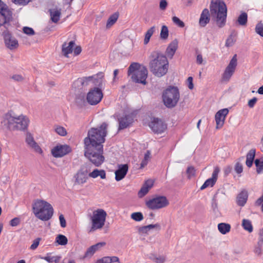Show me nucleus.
<instances>
[{"instance_id":"37998d69","label":"nucleus","mask_w":263,"mask_h":263,"mask_svg":"<svg viewBox=\"0 0 263 263\" xmlns=\"http://www.w3.org/2000/svg\"><path fill=\"white\" fill-rule=\"evenodd\" d=\"M131 218L136 221H140L143 219V216L141 212H135L131 214Z\"/></svg>"},{"instance_id":"c85d7f7f","label":"nucleus","mask_w":263,"mask_h":263,"mask_svg":"<svg viewBox=\"0 0 263 263\" xmlns=\"http://www.w3.org/2000/svg\"><path fill=\"white\" fill-rule=\"evenodd\" d=\"M75 43L73 41H70L68 44L64 43L62 46V52L65 56L68 57V54L73 51V48Z\"/></svg>"},{"instance_id":"a19ab883","label":"nucleus","mask_w":263,"mask_h":263,"mask_svg":"<svg viewBox=\"0 0 263 263\" xmlns=\"http://www.w3.org/2000/svg\"><path fill=\"white\" fill-rule=\"evenodd\" d=\"M151 159V153L149 151H147L144 154L143 160L142 161L141 163V168H143L148 163V161Z\"/></svg>"},{"instance_id":"8fccbe9b","label":"nucleus","mask_w":263,"mask_h":263,"mask_svg":"<svg viewBox=\"0 0 263 263\" xmlns=\"http://www.w3.org/2000/svg\"><path fill=\"white\" fill-rule=\"evenodd\" d=\"M105 245H106L105 242H98L94 245H92L91 247L94 250V251L96 252L97 251L101 249V248L104 247Z\"/></svg>"},{"instance_id":"4468645a","label":"nucleus","mask_w":263,"mask_h":263,"mask_svg":"<svg viewBox=\"0 0 263 263\" xmlns=\"http://www.w3.org/2000/svg\"><path fill=\"white\" fill-rule=\"evenodd\" d=\"M134 117V114L130 111H124L122 116H120L118 117L119 129H123L129 126L133 122Z\"/></svg>"},{"instance_id":"cd10ccee","label":"nucleus","mask_w":263,"mask_h":263,"mask_svg":"<svg viewBox=\"0 0 263 263\" xmlns=\"http://www.w3.org/2000/svg\"><path fill=\"white\" fill-rule=\"evenodd\" d=\"M248 198V193L246 190H242L237 197L236 202L237 204L240 206H243Z\"/></svg>"},{"instance_id":"2f4dec72","label":"nucleus","mask_w":263,"mask_h":263,"mask_svg":"<svg viewBox=\"0 0 263 263\" xmlns=\"http://www.w3.org/2000/svg\"><path fill=\"white\" fill-rule=\"evenodd\" d=\"M50 13L52 21L54 23L58 22L61 16V10L58 9H51Z\"/></svg>"},{"instance_id":"2eb2a0df","label":"nucleus","mask_w":263,"mask_h":263,"mask_svg":"<svg viewBox=\"0 0 263 263\" xmlns=\"http://www.w3.org/2000/svg\"><path fill=\"white\" fill-rule=\"evenodd\" d=\"M12 18V12L0 0V27L7 24Z\"/></svg>"},{"instance_id":"c03bdc74","label":"nucleus","mask_w":263,"mask_h":263,"mask_svg":"<svg viewBox=\"0 0 263 263\" xmlns=\"http://www.w3.org/2000/svg\"><path fill=\"white\" fill-rule=\"evenodd\" d=\"M55 132L59 135L61 136H65L67 134V131L66 129L61 126H57L55 127Z\"/></svg>"},{"instance_id":"f03ea898","label":"nucleus","mask_w":263,"mask_h":263,"mask_svg":"<svg viewBox=\"0 0 263 263\" xmlns=\"http://www.w3.org/2000/svg\"><path fill=\"white\" fill-rule=\"evenodd\" d=\"M107 124L103 123L99 128H91L88 132L87 137L84 139V146H103L107 134Z\"/></svg>"},{"instance_id":"7c9ffc66","label":"nucleus","mask_w":263,"mask_h":263,"mask_svg":"<svg viewBox=\"0 0 263 263\" xmlns=\"http://www.w3.org/2000/svg\"><path fill=\"white\" fill-rule=\"evenodd\" d=\"M255 156V150L254 149L250 150L248 153L246 161V165L248 167H250L252 166Z\"/></svg>"},{"instance_id":"c756f323","label":"nucleus","mask_w":263,"mask_h":263,"mask_svg":"<svg viewBox=\"0 0 263 263\" xmlns=\"http://www.w3.org/2000/svg\"><path fill=\"white\" fill-rule=\"evenodd\" d=\"M88 176L94 179L99 176L101 179H104L106 178V173L103 170L95 169L92 172L88 174Z\"/></svg>"},{"instance_id":"0eeeda50","label":"nucleus","mask_w":263,"mask_h":263,"mask_svg":"<svg viewBox=\"0 0 263 263\" xmlns=\"http://www.w3.org/2000/svg\"><path fill=\"white\" fill-rule=\"evenodd\" d=\"M128 75L136 83L146 84L147 77V70L145 67L137 63L132 64L128 68Z\"/></svg>"},{"instance_id":"a878e982","label":"nucleus","mask_w":263,"mask_h":263,"mask_svg":"<svg viewBox=\"0 0 263 263\" xmlns=\"http://www.w3.org/2000/svg\"><path fill=\"white\" fill-rule=\"evenodd\" d=\"M26 141L27 144L32 148H33L34 151L39 153L42 154L43 151L41 148L38 145V144L34 141L33 137L31 134H28L27 135Z\"/></svg>"},{"instance_id":"de8ad7c7","label":"nucleus","mask_w":263,"mask_h":263,"mask_svg":"<svg viewBox=\"0 0 263 263\" xmlns=\"http://www.w3.org/2000/svg\"><path fill=\"white\" fill-rule=\"evenodd\" d=\"M256 32L263 37V24L261 22L258 23L255 27Z\"/></svg>"},{"instance_id":"4c0bfd02","label":"nucleus","mask_w":263,"mask_h":263,"mask_svg":"<svg viewBox=\"0 0 263 263\" xmlns=\"http://www.w3.org/2000/svg\"><path fill=\"white\" fill-rule=\"evenodd\" d=\"M248 20V15L246 12H242L238 16L237 19L238 23L241 26L246 25Z\"/></svg>"},{"instance_id":"bb28decb","label":"nucleus","mask_w":263,"mask_h":263,"mask_svg":"<svg viewBox=\"0 0 263 263\" xmlns=\"http://www.w3.org/2000/svg\"><path fill=\"white\" fill-rule=\"evenodd\" d=\"M154 229H155L157 230H160L161 229L160 224L158 223H156L154 224H152L145 226L140 227L138 228V232L140 234H147L150 230Z\"/></svg>"},{"instance_id":"58836bf2","label":"nucleus","mask_w":263,"mask_h":263,"mask_svg":"<svg viewBox=\"0 0 263 263\" xmlns=\"http://www.w3.org/2000/svg\"><path fill=\"white\" fill-rule=\"evenodd\" d=\"M55 241L60 245L64 246L67 243L68 239L65 236L59 234L56 237Z\"/></svg>"},{"instance_id":"4be33fe9","label":"nucleus","mask_w":263,"mask_h":263,"mask_svg":"<svg viewBox=\"0 0 263 263\" xmlns=\"http://www.w3.org/2000/svg\"><path fill=\"white\" fill-rule=\"evenodd\" d=\"M210 20V15L209 10L207 8L204 9L200 16L199 24L201 27H205L209 22Z\"/></svg>"},{"instance_id":"c9c22d12","label":"nucleus","mask_w":263,"mask_h":263,"mask_svg":"<svg viewBox=\"0 0 263 263\" xmlns=\"http://www.w3.org/2000/svg\"><path fill=\"white\" fill-rule=\"evenodd\" d=\"M242 226L243 228L251 233L253 231V227L250 220L248 219H243L242 221Z\"/></svg>"},{"instance_id":"5701e85b","label":"nucleus","mask_w":263,"mask_h":263,"mask_svg":"<svg viewBox=\"0 0 263 263\" xmlns=\"http://www.w3.org/2000/svg\"><path fill=\"white\" fill-rule=\"evenodd\" d=\"M4 39L6 45L9 49H13L17 47V41L14 37L11 36L10 34H6L4 36Z\"/></svg>"},{"instance_id":"1a4fd4ad","label":"nucleus","mask_w":263,"mask_h":263,"mask_svg":"<svg viewBox=\"0 0 263 263\" xmlns=\"http://www.w3.org/2000/svg\"><path fill=\"white\" fill-rule=\"evenodd\" d=\"M106 216L107 213L103 209H98L93 211L90 217L91 226L89 232L101 229L105 224Z\"/></svg>"},{"instance_id":"f3484780","label":"nucleus","mask_w":263,"mask_h":263,"mask_svg":"<svg viewBox=\"0 0 263 263\" xmlns=\"http://www.w3.org/2000/svg\"><path fill=\"white\" fill-rule=\"evenodd\" d=\"M152 130L155 133L161 134L165 130L166 125L163 121L158 118H154L149 125Z\"/></svg>"},{"instance_id":"ea45409f","label":"nucleus","mask_w":263,"mask_h":263,"mask_svg":"<svg viewBox=\"0 0 263 263\" xmlns=\"http://www.w3.org/2000/svg\"><path fill=\"white\" fill-rule=\"evenodd\" d=\"M160 38L163 40H166L168 36V29L167 26L163 25L160 31Z\"/></svg>"},{"instance_id":"aec40b11","label":"nucleus","mask_w":263,"mask_h":263,"mask_svg":"<svg viewBox=\"0 0 263 263\" xmlns=\"http://www.w3.org/2000/svg\"><path fill=\"white\" fill-rule=\"evenodd\" d=\"M220 169L218 167H214V171L212 173V177L207 179L203 185L201 186L200 190H203L209 186H213L217 181Z\"/></svg>"},{"instance_id":"a18cd8bd","label":"nucleus","mask_w":263,"mask_h":263,"mask_svg":"<svg viewBox=\"0 0 263 263\" xmlns=\"http://www.w3.org/2000/svg\"><path fill=\"white\" fill-rule=\"evenodd\" d=\"M186 174L189 179H191L192 177H195L196 175V170L195 168L192 166H189L186 170Z\"/></svg>"},{"instance_id":"0e129e2a","label":"nucleus","mask_w":263,"mask_h":263,"mask_svg":"<svg viewBox=\"0 0 263 263\" xmlns=\"http://www.w3.org/2000/svg\"><path fill=\"white\" fill-rule=\"evenodd\" d=\"M257 101V99L255 97L253 98L252 99L250 100L248 102V106L250 108H253L255 104L256 103Z\"/></svg>"},{"instance_id":"603ef678","label":"nucleus","mask_w":263,"mask_h":263,"mask_svg":"<svg viewBox=\"0 0 263 263\" xmlns=\"http://www.w3.org/2000/svg\"><path fill=\"white\" fill-rule=\"evenodd\" d=\"M235 42V40L232 35L229 36L226 42V46L229 47L232 46Z\"/></svg>"},{"instance_id":"423d86ee","label":"nucleus","mask_w":263,"mask_h":263,"mask_svg":"<svg viewBox=\"0 0 263 263\" xmlns=\"http://www.w3.org/2000/svg\"><path fill=\"white\" fill-rule=\"evenodd\" d=\"M84 155L95 166L99 167L104 162L105 158L103 155V146H84Z\"/></svg>"},{"instance_id":"5fc2aeb1","label":"nucleus","mask_w":263,"mask_h":263,"mask_svg":"<svg viewBox=\"0 0 263 263\" xmlns=\"http://www.w3.org/2000/svg\"><path fill=\"white\" fill-rule=\"evenodd\" d=\"M40 240H41V238H37L36 239H35L33 241V243L31 245V246L30 247V249L31 250H34L36 249L37 248V247H38V246L39 245Z\"/></svg>"},{"instance_id":"e433bc0d","label":"nucleus","mask_w":263,"mask_h":263,"mask_svg":"<svg viewBox=\"0 0 263 263\" xmlns=\"http://www.w3.org/2000/svg\"><path fill=\"white\" fill-rule=\"evenodd\" d=\"M118 16V14L116 13L110 16L106 23V27L110 28L111 26H112L117 21Z\"/></svg>"},{"instance_id":"7ed1b4c3","label":"nucleus","mask_w":263,"mask_h":263,"mask_svg":"<svg viewBox=\"0 0 263 263\" xmlns=\"http://www.w3.org/2000/svg\"><path fill=\"white\" fill-rule=\"evenodd\" d=\"M152 59L149 62L151 71L156 77L160 78L164 76L167 72L168 62L166 56L154 52L152 54Z\"/></svg>"},{"instance_id":"412c9836","label":"nucleus","mask_w":263,"mask_h":263,"mask_svg":"<svg viewBox=\"0 0 263 263\" xmlns=\"http://www.w3.org/2000/svg\"><path fill=\"white\" fill-rule=\"evenodd\" d=\"M128 170L127 164H120L118 165V169L115 172V179L117 181H120L124 178Z\"/></svg>"},{"instance_id":"6e6d98bb","label":"nucleus","mask_w":263,"mask_h":263,"mask_svg":"<svg viewBox=\"0 0 263 263\" xmlns=\"http://www.w3.org/2000/svg\"><path fill=\"white\" fill-rule=\"evenodd\" d=\"M109 259V256H105L101 258L97 259L95 263H110Z\"/></svg>"},{"instance_id":"680f3d73","label":"nucleus","mask_w":263,"mask_h":263,"mask_svg":"<svg viewBox=\"0 0 263 263\" xmlns=\"http://www.w3.org/2000/svg\"><path fill=\"white\" fill-rule=\"evenodd\" d=\"M167 6V2L166 0H161L160 2L159 7L162 10L166 9Z\"/></svg>"},{"instance_id":"338daca9","label":"nucleus","mask_w":263,"mask_h":263,"mask_svg":"<svg viewBox=\"0 0 263 263\" xmlns=\"http://www.w3.org/2000/svg\"><path fill=\"white\" fill-rule=\"evenodd\" d=\"M196 62L198 64H201L203 62L202 56L201 54H199L196 58Z\"/></svg>"},{"instance_id":"393cba45","label":"nucleus","mask_w":263,"mask_h":263,"mask_svg":"<svg viewBox=\"0 0 263 263\" xmlns=\"http://www.w3.org/2000/svg\"><path fill=\"white\" fill-rule=\"evenodd\" d=\"M178 41L177 39L174 40L168 45L166 50V54L170 58H172L178 48Z\"/></svg>"},{"instance_id":"6ab92c4d","label":"nucleus","mask_w":263,"mask_h":263,"mask_svg":"<svg viewBox=\"0 0 263 263\" xmlns=\"http://www.w3.org/2000/svg\"><path fill=\"white\" fill-rule=\"evenodd\" d=\"M228 113L229 110L227 108L220 109L216 112L215 116V119L216 123V128L217 129H219L223 126L226 117Z\"/></svg>"},{"instance_id":"39448f33","label":"nucleus","mask_w":263,"mask_h":263,"mask_svg":"<svg viewBox=\"0 0 263 263\" xmlns=\"http://www.w3.org/2000/svg\"><path fill=\"white\" fill-rule=\"evenodd\" d=\"M32 211L36 218L46 221L51 218L54 210L52 205L47 201L37 199L32 204Z\"/></svg>"},{"instance_id":"052dcab7","label":"nucleus","mask_w":263,"mask_h":263,"mask_svg":"<svg viewBox=\"0 0 263 263\" xmlns=\"http://www.w3.org/2000/svg\"><path fill=\"white\" fill-rule=\"evenodd\" d=\"M12 1L16 4L26 5L30 2V0H12Z\"/></svg>"},{"instance_id":"f257e3e1","label":"nucleus","mask_w":263,"mask_h":263,"mask_svg":"<svg viewBox=\"0 0 263 263\" xmlns=\"http://www.w3.org/2000/svg\"><path fill=\"white\" fill-rule=\"evenodd\" d=\"M211 17L219 28L223 27L226 23L227 8L221 0H212L210 5Z\"/></svg>"},{"instance_id":"864d4df0","label":"nucleus","mask_w":263,"mask_h":263,"mask_svg":"<svg viewBox=\"0 0 263 263\" xmlns=\"http://www.w3.org/2000/svg\"><path fill=\"white\" fill-rule=\"evenodd\" d=\"M23 32L24 33L29 35H33L34 34L33 29L28 27H24L23 28Z\"/></svg>"},{"instance_id":"6e6552de","label":"nucleus","mask_w":263,"mask_h":263,"mask_svg":"<svg viewBox=\"0 0 263 263\" xmlns=\"http://www.w3.org/2000/svg\"><path fill=\"white\" fill-rule=\"evenodd\" d=\"M180 93L178 88L170 86L163 92L162 99L164 104L168 108L175 107L179 101Z\"/></svg>"},{"instance_id":"3c124183","label":"nucleus","mask_w":263,"mask_h":263,"mask_svg":"<svg viewBox=\"0 0 263 263\" xmlns=\"http://www.w3.org/2000/svg\"><path fill=\"white\" fill-rule=\"evenodd\" d=\"M11 79L16 82H22L24 80L23 76L19 74H13Z\"/></svg>"},{"instance_id":"13d9d810","label":"nucleus","mask_w":263,"mask_h":263,"mask_svg":"<svg viewBox=\"0 0 263 263\" xmlns=\"http://www.w3.org/2000/svg\"><path fill=\"white\" fill-rule=\"evenodd\" d=\"M193 79L192 77H189L186 80V84L188 88L192 90L194 88V84H193Z\"/></svg>"},{"instance_id":"72a5a7b5","label":"nucleus","mask_w":263,"mask_h":263,"mask_svg":"<svg viewBox=\"0 0 263 263\" xmlns=\"http://www.w3.org/2000/svg\"><path fill=\"white\" fill-rule=\"evenodd\" d=\"M218 230L222 234H226L231 230L230 224L226 223H220L218 224Z\"/></svg>"},{"instance_id":"4d7b16f0","label":"nucleus","mask_w":263,"mask_h":263,"mask_svg":"<svg viewBox=\"0 0 263 263\" xmlns=\"http://www.w3.org/2000/svg\"><path fill=\"white\" fill-rule=\"evenodd\" d=\"M20 223V219L18 217L13 218L10 221V224L12 227H16L18 226Z\"/></svg>"},{"instance_id":"774afa93","label":"nucleus","mask_w":263,"mask_h":263,"mask_svg":"<svg viewBox=\"0 0 263 263\" xmlns=\"http://www.w3.org/2000/svg\"><path fill=\"white\" fill-rule=\"evenodd\" d=\"M263 195L259 197L255 202V205L259 206L263 203Z\"/></svg>"},{"instance_id":"ddd939ff","label":"nucleus","mask_w":263,"mask_h":263,"mask_svg":"<svg viewBox=\"0 0 263 263\" xmlns=\"http://www.w3.org/2000/svg\"><path fill=\"white\" fill-rule=\"evenodd\" d=\"M103 96V93L100 88H94L88 92L86 99L89 104L95 105L101 101Z\"/></svg>"},{"instance_id":"79ce46f5","label":"nucleus","mask_w":263,"mask_h":263,"mask_svg":"<svg viewBox=\"0 0 263 263\" xmlns=\"http://www.w3.org/2000/svg\"><path fill=\"white\" fill-rule=\"evenodd\" d=\"M255 164L257 168V173L258 174L261 173L263 171V159L261 160L259 159H256L255 160Z\"/></svg>"},{"instance_id":"dca6fc26","label":"nucleus","mask_w":263,"mask_h":263,"mask_svg":"<svg viewBox=\"0 0 263 263\" xmlns=\"http://www.w3.org/2000/svg\"><path fill=\"white\" fill-rule=\"evenodd\" d=\"M88 171L84 167H81L73 176L74 183L76 185H82L88 180Z\"/></svg>"},{"instance_id":"9d476101","label":"nucleus","mask_w":263,"mask_h":263,"mask_svg":"<svg viewBox=\"0 0 263 263\" xmlns=\"http://www.w3.org/2000/svg\"><path fill=\"white\" fill-rule=\"evenodd\" d=\"M237 65V55L235 54L230 60L221 75V81L223 83H228L234 74Z\"/></svg>"},{"instance_id":"473e14b6","label":"nucleus","mask_w":263,"mask_h":263,"mask_svg":"<svg viewBox=\"0 0 263 263\" xmlns=\"http://www.w3.org/2000/svg\"><path fill=\"white\" fill-rule=\"evenodd\" d=\"M149 258L156 263H164L166 261V256L163 255L152 254Z\"/></svg>"},{"instance_id":"49530a36","label":"nucleus","mask_w":263,"mask_h":263,"mask_svg":"<svg viewBox=\"0 0 263 263\" xmlns=\"http://www.w3.org/2000/svg\"><path fill=\"white\" fill-rule=\"evenodd\" d=\"M95 253H96V252L90 246L87 249V250L83 256V258H90Z\"/></svg>"},{"instance_id":"f8f14e48","label":"nucleus","mask_w":263,"mask_h":263,"mask_svg":"<svg viewBox=\"0 0 263 263\" xmlns=\"http://www.w3.org/2000/svg\"><path fill=\"white\" fill-rule=\"evenodd\" d=\"M169 202L164 196H158L146 201V205L151 210H157L166 206Z\"/></svg>"},{"instance_id":"e2e57ef3","label":"nucleus","mask_w":263,"mask_h":263,"mask_svg":"<svg viewBox=\"0 0 263 263\" xmlns=\"http://www.w3.org/2000/svg\"><path fill=\"white\" fill-rule=\"evenodd\" d=\"M59 220L60 222V225L62 228H65L66 226V222L63 215L61 214L59 216Z\"/></svg>"},{"instance_id":"09e8293b","label":"nucleus","mask_w":263,"mask_h":263,"mask_svg":"<svg viewBox=\"0 0 263 263\" xmlns=\"http://www.w3.org/2000/svg\"><path fill=\"white\" fill-rule=\"evenodd\" d=\"M172 20L174 23L179 27L182 28L184 26V23L177 16H173Z\"/></svg>"},{"instance_id":"69168bd1","label":"nucleus","mask_w":263,"mask_h":263,"mask_svg":"<svg viewBox=\"0 0 263 263\" xmlns=\"http://www.w3.org/2000/svg\"><path fill=\"white\" fill-rule=\"evenodd\" d=\"M73 51L74 54L75 55H77L81 53L82 50L80 46H77L74 49H73Z\"/></svg>"},{"instance_id":"b1692460","label":"nucleus","mask_w":263,"mask_h":263,"mask_svg":"<svg viewBox=\"0 0 263 263\" xmlns=\"http://www.w3.org/2000/svg\"><path fill=\"white\" fill-rule=\"evenodd\" d=\"M154 181L152 180H148L146 181L138 192V196L140 198L144 197L146 195L150 189L153 186Z\"/></svg>"},{"instance_id":"f704fd0d","label":"nucleus","mask_w":263,"mask_h":263,"mask_svg":"<svg viewBox=\"0 0 263 263\" xmlns=\"http://www.w3.org/2000/svg\"><path fill=\"white\" fill-rule=\"evenodd\" d=\"M155 31V27L153 26L151 27L149 29L147 30L145 34V37L144 39V44L146 45L149 42L151 36L154 34Z\"/></svg>"},{"instance_id":"9b49d317","label":"nucleus","mask_w":263,"mask_h":263,"mask_svg":"<svg viewBox=\"0 0 263 263\" xmlns=\"http://www.w3.org/2000/svg\"><path fill=\"white\" fill-rule=\"evenodd\" d=\"M104 73L100 72L92 76L84 77L81 79V83L83 86H87L90 84L101 87L104 83Z\"/></svg>"},{"instance_id":"20e7f679","label":"nucleus","mask_w":263,"mask_h":263,"mask_svg":"<svg viewBox=\"0 0 263 263\" xmlns=\"http://www.w3.org/2000/svg\"><path fill=\"white\" fill-rule=\"evenodd\" d=\"M29 122V118L25 115L14 117L6 114L3 117L2 123L11 130H25L27 128Z\"/></svg>"},{"instance_id":"a211bd4d","label":"nucleus","mask_w":263,"mask_h":263,"mask_svg":"<svg viewBox=\"0 0 263 263\" xmlns=\"http://www.w3.org/2000/svg\"><path fill=\"white\" fill-rule=\"evenodd\" d=\"M71 151L70 147L67 145H58L53 148L51 153L55 158L62 157Z\"/></svg>"},{"instance_id":"bf43d9fd","label":"nucleus","mask_w":263,"mask_h":263,"mask_svg":"<svg viewBox=\"0 0 263 263\" xmlns=\"http://www.w3.org/2000/svg\"><path fill=\"white\" fill-rule=\"evenodd\" d=\"M235 171L237 174L241 173L243 171L242 165L238 162L237 163L235 166Z\"/></svg>"}]
</instances>
